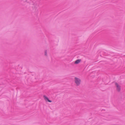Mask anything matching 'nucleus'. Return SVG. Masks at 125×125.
I'll return each instance as SVG.
<instances>
[{
    "label": "nucleus",
    "instance_id": "f03ea898",
    "mask_svg": "<svg viewBox=\"0 0 125 125\" xmlns=\"http://www.w3.org/2000/svg\"><path fill=\"white\" fill-rule=\"evenodd\" d=\"M115 85L116 90L118 92H120L121 89L120 86L117 83H115Z\"/></svg>",
    "mask_w": 125,
    "mask_h": 125
},
{
    "label": "nucleus",
    "instance_id": "20e7f679",
    "mask_svg": "<svg viewBox=\"0 0 125 125\" xmlns=\"http://www.w3.org/2000/svg\"><path fill=\"white\" fill-rule=\"evenodd\" d=\"M81 61V59H77L74 62V63L75 64H78L80 63Z\"/></svg>",
    "mask_w": 125,
    "mask_h": 125
},
{
    "label": "nucleus",
    "instance_id": "7ed1b4c3",
    "mask_svg": "<svg viewBox=\"0 0 125 125\" xmlns=\"http://www.w3.org/2000/svg\"><path fill=\"white\" fill-rule=\"evenodd\" d=\"M43 97L44 100L46 102H48L50 103L52 102V101L49 100L48 97L46 95H43Z\"/></svg>",
    "mask_w": 125,
    "mask_h": 125
},
{
    "label": "nucleus",
    "instance_id": "39448f33",
    "mask_svg": "<svg viewBox=\"0 0 125 125\" xmlns=\"http://www.w3.org/2000/svg\"><path fill=\"white\" fill-rule=\"evenodd\" d=\"M45 55L46 56H47V52L46 51H45Z\"/></svg>",
    "mask_w": 125,
    "mask_h": 125
},
{
    "label": "nucleus",
    "instance_id": "f257e3e1",
    "mask_svg": "<svg viewBox=\"0 0 125 125\" xmlns=\"http://www.w3.org/2000/svg\"><path fill=\"white\" fill-rule=\"evenodd\" d=\"M74 81L76 86H79L81 84V80L80 78L78 77H74Z\"/></svg>",
    "mask_w": 125,
    "mask_h": 125
}]
</instances>
